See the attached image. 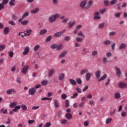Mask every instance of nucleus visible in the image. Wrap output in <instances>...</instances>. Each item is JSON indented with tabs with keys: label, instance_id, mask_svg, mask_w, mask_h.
Here are the masks:
<instances>
[{
	"label": "nucleus",
	"instance_id": "f257e3e1",
	"mask_svg": "<svg viewBox=\"0 0 127 127\" xmlns=\"http://www.w3.org/2000/svg\"><path fill=\"white\" fill-rule=\"evenodd\" d=\"M60 15L59 13H57L55 15H52L49 17V21L51 22H54L56 20V18H59Z\"/></svg>",
	"mask_w": 127,
	"mask_h": 127
},
{
	"label": "nucleus",
	"instance_id": "f03ea898",
	"mask_svg": "<svg viewBox=\"0 0 127 127\" xmlns=\"http://www.w3.org/2000/svg\"><path fill=\"white\" fill-rule=\"evenodd\" d=\"M115 69H116L117 76H118L119 78H121V75H122V71L121 70V69L117 66L115 67Z\"/></svg>",
	"mask_w": 127,
	"mask_h": 127
},
{
	"label": "nucleus",
	"instance_id": "7ed1b4c3",
	"mask_svg": "<svg viewBox=\"0 0 127 127\" xmlns=\"http://www.w3.org/2000/svg\"><path fill=\"white\" fill-rule=\"evenodd\" d=\"M29 68V66L25 65L23 68L21 69V73L23 74H26L27 73V71H28V69Z\"/></svg>",
	"mask_w": 127,
	"mask_h": 127
},
{
	"label": "nucleus",
	"instance_id": "20e7f679",
	"mask_svg": "<svg viewBox=\"0 0 127 127\" xmlns=\"http://www.w3.org/2000/svg\"><path fill=\"white\" fill-rule=\"evenodd\" d=\"M28 92L29 95H34V94H35L36 92V89L34 87L30 88V89H29Z\"/></svg>",
	"mask_w": 127,
	"mask_h": 127
},
{
	"label": "nucleus",
	"instance_id": "39448f33",
	"mask_svg": "<svg viewBox=\"0 0 127 127\" xmlns=\"http://www.w3.org/2000/svg\"><path fill=\"white\" fill-rule=\"evenodd\" d=\"M119 88H120V89H124V88H127V84L123 82H120L119 83Z\"/></svg>",
	"mask_w": 127,
	"mask_h": 127
},
{
	"label": "nucleus",
	"instance_id": "423d86ee",
	"mask_svg": "<svg viewBox=\"0 0 127 127\" xmlns=\"http://www.w3.org/2000/svg\"><path fill=\"white\" fill-rule=\"evenodd\" d=\"M16 91L13 89H9L6 91V94L7 95H11V94H15Z\"/></svg>",
	"mask_w": 127,
	"mask_h": 127
},
{
	"label": "nucleus",
	"instance_id": "0eeeda50",
	"mask_svg": "<svg viewBox=\"0 0 127 127\" xmlns=\"http://www.w3.org/2000/svg\"><path fill=\"white\" fill-rule=\"evenodd\" d=\"M65 31H66L65 30H64L62 32H58L57 33H56L55 34V36L56 37H60V36H61V35H63V33H64V32H65Z\"/></svg>",
	"mask_w": 127,
	"mask_h": 127
},
{
	"label": "nucleus",
	"instance_id": "6e6552de",
	"mask_svg": "<svg viewBox=\"0 0 127 127\" xmlns=\"http://www.w3.org/2000/svg\"><path fill=\"white\" fill-rule=\"evenodd\" d=\"M29 47H26L24 49V52H23V55H27L28 52H29Z\"/></svg>",
	"mask_w": 127,
	"mask_h": 127
},
{
	"label": "nucleus",
	"instance_id": "1a4fd4ad",
	"mask_svg": "<svg viewBox=\"0 0 127 127\" xmlns=\"http://www.w3.org/2000/svg\"><path fill=\"white\" fill-rule=\"evenodd\" d=\"M125 48H127V44L125 43H121L119 45V49L120 50H123V49H125Z\"/></svg>",
	"mask_w": 127,
	"mask_h": 127
},
{
	"label": "nucleus",
	"instance_id": "9d476101",
	"mask_svg": "<svg viewBox=\"0 0 127 127\" xmlns=\"http://www.w3.org/2000/svg\"><path fill=\"white\" fill-rule=\"evenodd\" d=\"M31 30H27L24 32V36H29L31 33Z\"/></svg>",
	"mask_w": 127,
	"mask_h": 127
},
{
	"label": "nucleus",
	"instance_id": "9b49d317",
	"mask_svg": "<svg viewBox=\"0 0 127 127\" xmlns=\"http://www.w3.org/2000/svg\"><path fill=\"white\" fill-rule=\"evenodd\" d=\"M87 4V1L86 0H83L80 2V6L81 8H84L85 7V5Z\"/></svg>",
	"mask_w": 127,
	"mask_h": 127
},
{
	"label": "nucleus",
	"instance_id": "f8f14e48",
	"mask_svg": "<svg viewBox=\"0 0 127 127\" xmlns=\"http://www.w3.org/2000/svg\"><path fill=\"white\" fill-rule=\"evenodd\" d=\"M67 53L68 51H64V52L59 55V58H63V57H64V56H66V55L67 54Z\"/></svg>",
	"mask_w": 127,
	"mask_h": 127
},
{
	"label": "nucleus",
	"instance_id": "ddd939ff",
	"mask_svg": "<svg viewBox=\"0 0 127 127\" xmlns=\"http://www.w3.org/2000/svg\"><path fill=\"white\" fill-rule=\"evenodd\" d=\"M92 4H93V0H90L88 2V5L85 7V9H88V8H90V7L92 6Z\"/></svg>",
	"mask_w": 127,
	"mask_h": 127
},
{
	"label": "nucleus",
	"instance_id": "4468645a",
	"mask_svg": "<svg viewBox=\"0 0 127 127\" xmlns=\"http://www.w3.org/2000/svg\"><path fill=\"white\" fill-rule=\"evenodd\" d=\"M65 117L67 120H71V119H72V118H73V115H72V114H71L70 113H66L65 115Z\"/></svg>",
	"mask_w": 127,
	"mask_h": 127
},
{
	"label": "nucleus",
	"instance_id": "2eb2a0df",
	"mask_svg": "<svg viewBox=\"0 0 127 127\" xmlns=\"http://www.w3.org/2000/svg\"><path fill=\"white\" fill-rule=\"evenodd\" d=\"M114 98L116 100L120 99L121 98V94L120 93V92H117V93H115Z\"/></svg>",
	"mask_w": 127,
	"mask_h": 127
},
{
	"label": "nucleus",
	"instance_id": "dca6fc26",
	"mask_svg": "<svg viewBox=\"0 0 127 127\" xmlns=\"http://www.w3.org/2000/svg\"><path fill=\"white\" fill-rule=\"evenodd\" d=\"M3 32L4 34H8L9 33V28H8V27H5L4 28Z\"/></svg>",
	"mask_w": 127,
	"mask_h": 127
},
{
	"label": "nucleus",
	"instance_id": "f3484780",
	"mask_svg": "<svg viewBox=\"0 0 127 127\" xmlns=\"http://www.w3.org/2000/svg\"><path fill=\"white\" fill-rule=\"evenodd\" d=\"M91 76H92V74H91V73L90 72H88L86 74L85 78L86 81H89V80H90V79L91 78Z\"/></svg>",
	"mask_w": 127,
	"mask_h": 127
},
{
	"label": "nucleus",
	"instance_id": "a211bd4d",
	"mask_svg": "<svg viewBox=\"0 0 127 127\" xmlns=\"http://www.w3.org/2000/svg\"><path fill=\"white\" fill-rule=\"evenodd\" d=\"M54 105L56 108H59V103L56 99H54Z\"/></svg>",
	"mask_w": 127,
	"mask_h": 127
},
{
	"label": "nucleus",
	"instance_id": "6ab92c4d",
	"mask_svg": "<svg viewBox=\"0 0 127 127\" xmlns=\"http://www.w3.org/2000/svg\"><path fill=\"white\" fill-rule=\"evenodd\" d=\"M39 11V8H35L34 10H32L31 11V13H33V14H35L37 13Z\"/></svg>",
	"mask_w": 127,
	"mask_h": 127
},
{
	"label": "nucleus",
	"instance_id": "aec40b11",
	"mask_svg": "<svg viewBox=\"0 0 127 127\" xmlns=\"http://www.w3.org/2000/svg\"><path fill=\"white\" fill-rule=\"evenodd\" d=\"M69 83H70L71 85H72L73 86L77 85V82L73 79H69Z\"/></svg>",
	"mask_w": 127,
	"mask_h": 127
},
{
	"label": "nucleus",
	"instance_id": "412c9836",
	"mask_svg": "<svg viewBox=\"0 0 127 127\" xmlns=\"http://www.w3.org/2000/svg\"><path fill=\"white\" fill-rule=\"evenodd\" d=\"M65 77V74L64 73H62L60 74L59 77V80L60 81H62L63 79H64V77Z\"/></svg>",
	"mask_w": 127,
	"mask_h": 127
},
{
	"label": "nucleus",
	"instance_id": "4be33fe9",
	"mask_svg": "<svg viewBox=\"0 0 127 127\" xmlns=\"http://www.w3.org/2000/svg\"><path fill=\"white\" fill-rule=\"evenodd\" d=\"M95 76L97 78V79H99L101 76V71L98 70L95 72Z\"/></svg>",
	"mask_w": 127,
	"mask_h": 127
},
{
	"label": "nucleus",
	"instance_id": "5701e85b",
	"mask_svg": "<svg viewBox=\"0 0 127 127\" xmlns=\"http://www.w3.org/2000/svg\"><path fill=\"white\" fill-rule=\"evenodd\" d=\"M46 32H47V30L42 29L40 31L39 34L40 35H43V34H45Z\"/></svg>",
	"mask_w": 127,
	"mask_h": 127
},
{
	"label": "nucleus",
	"instance_id": "b1692460",
	"mask_svg": "<svg viewBox=\"0 0 127 127\" xmlns=\"http://www.w3.org/2000/svg\"><path fill=\"white\" fill-rule=\"evenodd\" d=\"M85 73H88V69H83L80 71V74L81 75H84Z\"/></svg>",
	"mask_w": 127,
	"mask_h": 127
},
{
	"label": "nucleus",
	"instance_id": "393cba45",
	"mask_svg": "<svg viewBox=\"0 0 127 127\" xmlns=\"http://www.w3.org/2000/svg\"><path fill=\"white\" fill-rule=\"evenodd\" d=\"M107 74H104L102 77H101L99 79H98V82H101V81H103L107 78Z\"/></svg>",
	"mask_w": 127,
	"mask_h": 127
},
{
	"label": "nucleus",
	"instance_id": "a878e982",
	"mask_svg": "<svg viewBox=\"0 0 127 127\" xmlns=\"http://www.w3.org/2000/svg\"><path fill=\"white\" fill-rule=\"evenodd\" d=\"M41 84L42 86H46L48 84V81L46 80H44L42 81Z\"/></svg>",
	"mask_w": 127,
	"mask_h": 127
},
{
	"label": "nucleus",
	"instance_id": "bb28decb",
	"mask_svg": "<svg viewBox=\"0 0 127 127\" xmlns=\"http://www.w3.org/2000/svg\"><path fill=\"white\" fill-rule=\"evenodd\" d=\"M0 113L1 114V113H2V114H3L4 115H5L6 113H7V110H4V108H2L0 110Z\"/></svg>",
	"mask_w": 127,
	"mask_h": 127
},
{
	"label": "nucleus",
	"instance_id": "cd10ccee",
	"mask_svg": "<svg viewBox=\"0 0 127 127\" xmlns=\"http://www.w3.org/2000/svg\"><path fill=\"white\" fill-rule=\"evenodd\" d=\"M16 106V102H14L13 103H10L9 104L10 108H15V107Z\"/></svg>",
	"mask_w": 127,
	"mask_h": 127
},
{
	"label": "nucleus",
	"instance_id": "c85d7f7f",
	"mask_svg": "<svg viewBox=\"0 0 127 127\" xmlns=\"http://www.w3.org/2000/svg\"><path fill=\"white\" fill-rule=\"evenodd\" d=\"M63 45L62 44H61L59 46L57 45V50H58V51L62 50V48H63Z\"/></svg>",
	"mask_w": 127,
	"mask_h": 127
},
{
	"label": "nucleus",
	"instance_id": "c756f323",
	"mask_svg": "<svg viewBox=\"0 0 127 127\" xmlns=\"http://www.w3.org/2000/svg\"><path fill=\"white\" fill-rule=\"evenodd\" d=\"M14 1H15V0H10L9 2V5H11L12 6V5H15V3H14Z\"/></svg>",
	"mask_w": 127,
	"mask_h": 127
},
{
	"label": "nucleus",
	"instance_id": "7c9ffc66",
	"mask_svg": "<svg viewBox=\"0 0 127 127\" xmlns=\"http://www.w3.org/2000/svg\"><path fill=\"white\" fill-rule=\"evenodd\" d=\"M52 39V36H49L45 40V42H49Z\"/></svg>",
	"mask_w": 127,
	"mask_h": 127
},
{
	"label": "nucleus",
	"instance_id": "2f4dec72",
	"mask_svg": "<svg viewBox=\"0 0 127 127\" xmlns=\"http://www.w3.org/2000/svg\"><path fill=\"white\" fill-rule=\"evenodd\" d=\"M102 62L103 64H106L107 62H109V61H108V59H107V58L106 57L103 58Z\"/></svg>",
	"mask_w": 127,
	"mask_h": 127
},
{
	"label": "nucleus",
	"instance_id": "473e14b6",
	"mask_svg": "<svg viewBox=\"0 0 127 127\" xmlns=\"http://www.w3.org/2000/svg\"><path fill=\"white\" fill-rule=\"evenodd\" d=\"M14 108H15L13 109V111H15V112H17V110H20V105H18V106H16V105Z\"/></svg>",
	"mask_w": 127,
	"mask_h": 127
},
{
	"label": "nucleus",
	"instance_id": "72a5a7b5",
	"mask_svg": "<svg viewBox=\"0 0 127 127\" xmlns=\"http://www.w3.org/2000/svg\"><path fill=\"white\" fill-rule=\"evenodd\" d=\"M54 72V69H51L49 71L48 75L50 77H52V75H53V73Z\"/></svg>",
	"mask_w": 127,
	"mask_h": 127
},
{
	"label": "nucleus",
	"instance_id": "f704fd0d",
	"mask_svg": "<svg viewBox=\"0 0 127 127\" xmlns=\"http://www.w3.org/2000/svg\"><path fill=\"white\" fill-rule=\"evenodd\" d=\"M29 21L28 20H24L21 22V23L22 25H26L27 23H28Z\"/></svg>",
	"mask_w": 127,
	"mask_h": 127
},
{
	"label": "nucleus",
	"instance_id": "c9c22d12",
	"mask_svg": "<svg viewBox=\"0 0 127 127\" xmlns=\"http://www.w3.org/2000/svg\"><path fill=\"white\" fill-rule=\"evenodd\" d=\"M40 46L39 45H36L34 48V51H37L39 49Z\"/></svg>",
	"mask_w": 127,
	"mask_h": 127
},
{
	"label": "nucleus",
	"instance_id": "e433bc0d",
	"mask_svg": "<svg viewBox=\"0 0 127 127\" xmlns=\"http://www.w3.org/2000/svg\"><path fill=\"white\" fill-rule=\"evenodd\" d=\"M51 49H57V44H53L51 46Z\"/></svg>",
	"mask_w": 127,
	"mask_h": 127
},
{
	"label": "nucleus",
	"instance_id": "4c0bfd02",
	"mask_svg": "<svg viewBox=\"0 0 127 127\" xmlns=\"http://www.w3.org/2000/svg\"><path fill=\"white\" fill-rule=\"evenodd\" d=\"M113 35H117V32L112 31L109 33V36H113Z\"/></svg>",
	"mask_w": 127,
	"mask_h": 127
},
{
	"label": "nucleus",
	"instance_id": "58836bf2",
	"mask_svg": "<svg viewBox=\"0 0 127 127\" xmlns=\"http://www.w3.org/2000/svg\"><path fill=\"white\" fill-rule=\"evenodd\" d=\"M21 108L22 110H23L24 111H26V110H27V107H26V106L24 104L21 105Z\"/></svg>",
	"mask_w": 127,
	"mask_h": 127
},
{
	"label": "nucleus",
	"instance_id": "ea45409f",
	"mask_svg": "<svg viewBox=\"0 0 127 127\" xmlns=\"http://www.w3.org/2000/svg\"><path fill=\"white\" fill-rule=\"evenodd\" d=\"M29 15V13L28 12L24 13L22 15V18H24V17H26L27 16H28Z\"/></svg>",
	"mask_w": 127,
	"mask_h": 127
},
{
	"label": "nucleus",
	"instance_id": "a19ab883",
	"mask_svg": "<svg viewBox=\"0 0 127 127\" xmlns=\"http://www.w3.org/2000/svg\"><path fill=\"white\" fill-rule=\"evenodd\" d=\"M77 97H78V93L76 92V93H74L73 94V96H71L70 98H71V99H75Z\"/></svg>",
	"mask_w": 127,
	"mask_h": 127
},
{
	"label": "nucleus",
	"instance_id": "79ce46f5",
	"mask_svg": "<svg viewBox=\"0 0 127 127\" xmlns=\"http://www.w3.org/2000/svg\"><path fill=\"white\" fill-rule=\"evenodd\" d=\"M104 44L105 45H110V44H111V42L110 40H106L104 42Z\"/></svg>",
	"mask_w": 127,
	"mask_h": 127
},
{
	"label": "nucleus",
	"instance_id": "37998d69",
	"mask_svg": "<svg viewBox=\"0 0 127 127\" xmlns=\"http://www.w3.org/2000/svg\"><path fill=\"white\" fill-rule=\"evenodd\" d=\"M118 2V0H112L110 2V4L113 5V4H116V3H117Z\"/></svg>",
	"mask_w": 127,
	"mask_h": 127
},
{
	"label": "nucleus",
	"instance_id": "c03bdc74",
	"mask_svg": "<svg viewBox=\"0 0 127 127\" xmlns=\"http://www.w3.org/2000/svg\"><path fill=\"white\" fill-rule=\"evenodd\" d=\"M127 113L126 112H121V117L124 118L125 117H127Z\"/></svg>",
	"mask_w": 127,
	"mask_h": 127
},
{
	"label": "nucleus",
	"instance_id": "a18cd8bd",
	"mask_svg": "<svg viewBox=\"0 0 127 127\" xmlns=\"http://www.w3.org/2000/svg\"><path fill=\"white\" fill-rule=\"evenodd\" d=\"M75 23H76V21H73L72 22V23H68V27L69 28H71V27H72V26H73V25H74V24H75Z\"/></svg>",
	"mask_w": 127,
	"mask_h": 127
},
{
	"label": "nucleus",
	"instance_id": "49530a36",
	"mask_svg": "<svg viewBox=\"0 0 127 127\" xmlns=\"http://www.w3.org/2000/svg\"><path fill=\"white\" fill-rule=\"evenodd\" d=\"M70 39H71V37L69 36H66L64 37V40L65 41H70Z\"/></svg>",
	"mask_w": 127,
	"mask_h": 127
},
{
	"label": "nucleus",
	"instance_id": "de8ad7c7",
	"mask_svg": "<svg viewBox=\"0 0 127 127\" xmlns=\"http://www.w3.org/2000/svg\"><path fill=\"white\" fill-rule=\"evenodd\" d=\"M76 82L78 85H81V84H82V79L80 78H77L76 79Z\"/></svg>",
	"mask_w": 127,
	"mask_h": 127
},
{
	"label": "nucleus",
	"instance_id": "09e8293b",
	"mask_svg": "<svg viewBox=\"0 0 127 127\" xmlns=\"http://www.w3.org/2000/svg\"><path fill=\"white\" fill-rule=\"evenodd\" d=\"M105 26V23H100L99 25V28L102 29V28H104Z\"/></svg>",
	"mask_w": 127,
	"mask_h": 127
},
{
	"label": "nucleus",
	"instance_id": "8fccbe9b",
	"mask_svg": "<svg viewBox=\"0 0 127 127\" xmlns=\"http://www.w3.org/2000/svg\"><path fill=\"white\" fill-rule=\"evenodd\" d=\"M76 40L77 42H82L83 41V39L80 37H77Z\"/></svg>",
	"mask_w": 127,
	"mask_h": 127
},
{
	"label": "nucleus",
	"instance_id": "3c124183",
	"mask_svg": "<svg viewBox=\"0 0 127 127\" xmlns=\"http://www.w3.org/2000/svg\"><path fill=\"white\" fill-rule=\"evenodd\" d=\"M61 98L63 99V100H66V98H67V95H66V94H63L62 95Z\"/></svg>",
	"mask_w": 127,
	"mask_h": 127
},
{
	"label": "nucleus",
	"instance_id": "603ef678",
	"mask_svg": "<svg viewBox=\"0 0 127 127\" xmlns=\"http://www.w3.org/2000/svg\"><path fill=\"white\" fill-rule=\"evenodd\" d=\"M65 108H68L70 105L69 104V100H66L65 102Z\"/></svg>",
	"mask_w": 127,
	"mask_h": 127
},
{
	"label": "nucleus",
	"instance_id": "864d4df0",
	"mask_svg": "<svg viewBox=\"0 0 127 127\" xmlns=\"http://www.w3.org/2000/svg\"><path fill=\"white\" fill-rule=\"evenodd\" d=\"M121 13H122V12L116 13H115L114 15H115V17L119 18V17H120V16H121Z\"/></svg>",
	"mask_w": 127,
	"mask_h": 127
},
{
	"label": "nucleus",
	"instance_id": "5fc2aeb1",
	"mask_svg": "<svg viewBox=\"0 0 127 127\" xmlns=\"http://www.w3.org/2000/svg\"><path fill=\"white\" fill-rule=\"evenodd\" d=\"M8 54L10 58H12V57H13V52L9 51L8 52Z\"/></svg>",
	"mask_w": 127,
	"mask_h": 127
},
{
	"label": "nucleus",
	"instance_id": "6e6d98bb",
	"mask_svg": "<svg viewBox=\"0 0 127 127\" xmlns=\"http://www.w3.org/2000/svg\"><path fill=\"white\" fill-rule=\"evenodd\" d=\"M111 122H112V118L107 119L106 121V124H110Z\"/></svg>",
	"mask_w": 127,
	"mask_h": 127
},
{
	"label": "nucleus",
	"instance_id": "4d7b16f0",
	"mask_svg": "<svg viewBox=\"0 0 127 127\" xmlns=\"http://www.w3.org/2000/svg\"><path fill=\"white\" fill-rule=\"evenodd\" d=\"M104 3L105 6H108L109 5V1L108 0H104Z\"/></svg>",
	"mask_w": 127,
	"mask_h": 127
},
{
	"label": "nucleus",
	"instance_id": "13d9d810",
	"mask_svg": "<svg viewBox=\"0 0 127 127\" xmlns=\"http://www.w3.org/2000/svg\"><path fill=\"white\" fill-rule=\"evenodd\" d=\"M105 11H106V8H104L103 9H100L99 10V12H100V13H101V14H103Z\"/></svg>",
	"mask_w": 127,
	"mask_h": 127
},
{
	"label": "nucleus",
	"instance_id": "bf43d9fd",
	"mask_svg": "<svg viewBox=\"0 0 127 127\" xmlns=\"http://www.w3.org/2000/svg\"><path fill=\"white\" fill-rule=\"evenodd\" d=\"M98 54V52L97 51H94L92 52V56H95Z\"/></svg>",
	"mask_w": 127,
	"mask_h": 127
},
{
	"label": "nucleus",
	"instance_id": "052dcab7",
	"mask_svg": "<svg viewBox=\"0 0 127 127\" xmlns=\"http://www.w3.org/2000/svg\"><path fill=\"white\" fill-rule=\"evenodd\" d=\"M67 123V120L66 119H64L61 121V124L62 125H65V124Z\"/></svg>",
	"mask_w": 127,
	"mask_h": 127
},
{
	"label": "nucleus",
	"instance_id": "680f3d73",
	"mask_svg": "<svg viewBox=\"0 0 127 127\" xmlns=\"http://www.w3.org/2000/svg\"><path fill=\"white\" fill-rule=\"evenodd\" d=\"M16 18H17L16 15L14 14L12 15V19H13V20H16Z\"/></svg>",
	"mask_w": 127,
	"mask_h": 127
},
{
	"label": "nucleus",
	"instance_id": "e2e57ef3",
	"mask_svg": "<svg viewBox=\"0 0 127 127\" xmlns=\"http://www.w3.org/2000/svg\"><path fill=\"white\" fill-rule=\"evenodd\" d=\"M9 24H10V25H16L15 22L13 21H10L9 22Z\"/></svg>",
	"mask_w": 127,
	"mask_h": 127
},
{
	"label": "nucleus",
	"instance_id": "0e129e2a",
	"mask_svg": "<svg viewBox=\"0 0 127 127\" xmlns=\"http://www.w3.org/2000/svg\"><path fill=\"white\" fill-rule=\"evenodd\" d=\"M51 127V123H47L45 124V126L44 127Z\"/></svg>",
	"mask_w": 127,
	"mask_h": 127
},
{
	"label": "nucleus",
	"instance_id": "69168bd1",
	"mask_svg": "<svg viewBox=\"0 0 127 127\" xmlns=\"http://www.w3.org/2000/svg\"><path fill=\"white\" fill-rule=\"evenodd\" d=\"M120 5H121V3H118L115 5V6L117 7V9H121V6H120Z\"/></svg>",
	"mask_w": 127,
	"mask_h": 127
},
{
	"label": "nucleus",
	"instance_id": "338daca9",
	"mask_svg": "<svg viewBox=\"0 0 127 127\" xmlns=\"http://www.w3.org/2000/svg\"><path fill=\"white\" fill-rule=\"evenodd\" d=\"M115 46H116V43H113L111 45L112 50H114L115 49Z\"/></svg>",
	"mask_w": 127,
	"mask_h": 127
},
{
	"label": "nucleus",
	"instance_id": "774afa93",
	"mask_svg": "<svg viewBox=\"0 0 127 127\" xmlns=\"http://www.w3.org/2000/svg\"><path fill=\"white\" fill-rule=\"evenodd\" d=\"M106 56L107 57H111L112 56V53L111 52H108L106 54Z\"/></svg>",
	"mask_w": 127,
	"mask_h": 127
}]
</instances>
